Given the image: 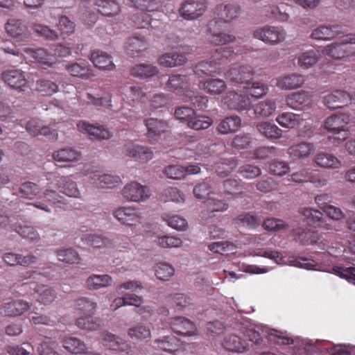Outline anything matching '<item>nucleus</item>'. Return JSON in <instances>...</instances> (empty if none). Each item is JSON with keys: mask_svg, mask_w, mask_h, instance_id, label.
Listing matches in <instances>:
<instances>
[{"mask_svg": "<svg viewBox=\"0 0 355 355\" xmlns=\"http://www.w3.org/2000/svg\"><path fill=\"white\" fill-rule=\"evenodd\" d=\"M19 193L21 198L28 200H36L32 205L37 209L50 213L51 209L49 205H57L60 207L65 204L64 197L57 193L56 191L46 189L43 191L35 183L27 182L22 184L19 189Z\"/></svg>", "mask_w": 355, "mask_h": 355, "instance_id": "1", "label": "nucleus"}, {"mask_svg": "<svg viewBox=\"0 0 355 355\" xmlns=\"http://www.w3.org/2000/svg\"><path fill=\"white\" fill-rule=\"evenodd\" d=\"M245 337L255 345H260L263 342V337L267 338L270 341L278 345L295 344V347L303 348L305 351L308 349L306 345L308 341L306 340L296 338L293 339L288 336L286 332L270 329L268 327L262 324H258L253 328H249L244 333Z\"/></svg>", "mask_w": 355, "mask_h": 355, "instance_id": "2", "label": "nucleus"}, {"mask_svg": "<svg viewBox=\"0 0 355 355\" xmlns=\"http://www.w3.org/2000/svg\"><path fill=\"white\" fill-rule=\"evenodd\" d=\"M349 121L350 116L346 114H332L324 120L323 128L331 144L338 146L349 137V132L346 126Z\"/></svg>", "mask_w": 355, "mask_h": 355, "instance_id": "3", "label": "nucleus"}, {"mask_svg": "<svg viewBox=\"0 0 355 355\" xmlns=\"http://www.w3.org/2000/svg\"><path fill=\"white\" fill-rule=\"evenodd\" d=\"M355 33L347 35L339 42H332L323 46L321 53L334 60L352 58L355 60Z\"/></svg>", "mask_w": 355, "mask_h": 355, "instance_id": "4", "label": "nucleus"}, {"mask_svg": "<svg viewBox=\"0 0 355 355\" xmlns=\"http://www.w3.org/2000/svg\"><path fill=\"white\" fill-rule=\"evenodd\" d=\"M252 255L275 260L277 264H286L306 270H317L315 262L313 260L295 257L284 259L279 252L272 250H259L254 252Z\"/></svg>", "mask_w": 355, "mask_h": 355, "instance_id": "5", "label": "nucleus"}, {"mask_svg": "<svg viewBox=\"0 0 355 355\" xmlns=\"http://www.w3.org/2000/svg\"><path fill=\"white\" fill-rule=\"evenodd\" d=\"M83 174L88 177L92 184L96 188L113 189L121 184V179L118 175L98 172L93 166H85Z\"/></svg>", "mask_w": 355, "mask_h": 355, "instance_id": "6", "label": "nucleus"}, {"mask_svg": "<svg viewBox=\"0 0 355 355\" xmlns=\"http://www.w3.org/2000/svg\"><path fill=\"white\" fill-rule=\"evenodd\" d=\"M112 216L121 225L134 227L143 222V216L139 209L133 205L119 206L112 211Z\"/></svg>", "mask_w": 355, "mask_h": 355, "instance_id": "7", "label": "nucleus"}, {"mask_svg": "<svg viewBox=\"0 0 355 355\" xmlns=\"http://www.w3.org/2000/svg\"><path fill=\"white\" fill-rule=\"evenodd\" d=\"M286 31L282 26H265L257 28L254 33V38L268 45H277L286 40Z\"/></svg>", "mask_w": 355, "mask_h": 355, "instance_id": "8", "label": "nucleus"}, {"mask_svg": "<svg viewBox=\"0 0 355 355\" xmlns=\"http://www.w3.org/2000/svg\"><path fill=\"white\" fill-rule=\"evenodd\" d=\"M123 198L128 202H144L151 196L150 189L138 182L132 181L126 184L121 191Z\"/></svg>", "mask_w": 355, "mask_h": 355, "instance_id": "9", "label": "nucleus"}, {"mask_svg": "<svg viewBox=\"0 0 355 355\" xmlns=\"http://www.w3.org/2000/svg\"><path fill=\"white\" fill-rule=\"evenodd\" d=\"M241 6L236 3H223L215 9V22L230 23L236 20L241 14Z\"/></svg>", "mask_w": 355, "mask_h": 355, "instance_id": "10", "label": "nucleus"}, {"mask_svg": "<svg viewBox=\"0 0 355 355\" xmlns=\"http://www.w3.org/2000/svg\"><path fill=\"white\" fill-rule=\"evenodd\" d=\"M1 79L10 87L24 92L28 87V81L25 73L20 69L6 70L1 73Z\"/></svg>", "mask_w": 355, "mask_h": 355, "instance_id": "11", "label": "nucleus"}, {"mask_svg": "<svg viewBox=\"0 0 355 355\" xmlns=\"http://www.w3.org/2000/svg\"><path fill=\"white\" fill-rule=\"evenodd\" d=\"M206 0H186L180 8V15L187 20L200 17L206 10Z\"/></svg>", "mask_w": 355, "mask_h": 355, "instance_id": "12", "label": "nucleus"}, {"mask_svg": "<svg viewBox=\"0 0 355 355\" xmlns=\"http://www.w3.org/2000/svg\"><path fill=\"white\" fill-rule=\"evenodd\" d=\"M5 30L9 36L18 42H26L31 35L27 26L19 19H9L5 24Z\"/></svg>", "mask_w": 355, "mask_h": 355, "instance_id": "13", "label": "nucleus"}, {"mask_svg": "<svg viewBox=\"0 0 355 355\" xmlns=\"http://www.w3.org/2000/svg\"><path fill=\"white\" fill-rule=\"evenodd\" d=\"M343 27L338 24L320 26L314 28L311 38L318 41H329L343 34Z\"/></svg>", "mask_w": 355, "mask_h": 355, "instance_id": "14", "label": "nucleus"}, {"mask_svg": "<svg viewBox=\"0 0 355 355\" xmlns=\"http://www.w3.org/2000/svg\"><path fill=\"white\" fill-rule=\"evenodd\" d=\"M304 83V76L297 73H290L278 76L275 85L283 90H294L302 87Z\"/></svg>", "mask_w": 355, "mask_h": 355, "instance_id": "15", "label": "nucleus"}, {"mask_svg": "<svg viewBox=\"0 0 355 355\" xmlns=\"http://www.w3.org/2000/svg\"><path fill=\"white\" fill-rule=\"evenodd\" d=\"M316 150L315 144L303 141L292 145L287 149L289 157L294 159H304L313 154Z\"/></svg>", "mask_w": 355, "mask_h": 355, "instance_id": "16", "label": "nucleus"}, {"mask_svg": "<svg viewBox=\"0 0 355 355\" xmlns=\"http://www.w3.org/2000/svg\"><path fill=\"white\" fill-rule=\"evenodd\" d=\"M286 103L291 109L302 110L311 105V96L304 90L293 92L286 96Z\"/></svg>", "mask_w": 355, "mask_h": 355, "instance_id": "17", "label": "nucleus"}, {"mask_svg": "<svg viewBox=\"0 0 355 355\" xmlns=\"http://www.w3.org/2000/svg\"><path fill=\"white\" fill-rule=\"evenodd\" d=\"M26 131L33 136L44 135L49 136V139L56 140L58 134L55 130L44 125V123L38 119H32L29 120L25 126Z\"/></svg>", "mask_w": 355, "mask_h": 355, "instance_id": "18", "label": "nucleus"}, {"mask_svg": "<svg viewBox=\"0 0 355 355\" xmlns=\"http://www.w3.org/2000/svg\"><path fill=\"white\" fill-rule=\"evenodd\" d=\"M103 345L109 349L128 353L131 349L130 345L119 336L107 331L101 335Z\"/></svg>", "mask_w": 355, "mask_h": 355, "instance_id": "19", "label": "nucleus"}, {"mask_svg": "<svg viewBox=\"0 0 355 355\" xmlns=\"http://www.w3.org/2000/svg\"><path fill=\"white\" fill-rule=\"evenodd\" d=\"M312 161L315 166L324 169H339L342 166L341 161L336 155L323 151L315 154Z\"/></svg>", "mask_w": 355, "mask_h": 355, "instance_id": "20", "label": "nucleus"}, {"mask_svg": "<svg viewBox=\"0 0 355 355\" xmlns=\"http://www.w3.org/2000/svg\"><path fill=\"white\" fill-rule=\"evenodd\" d=\"M31 309V304L23 300H15L5 303L1 308V313L6 316H20Z\"/></svg>", "mask_w": 355, "mask_h": 355, "instance_id": "21", "label": "nucleus"}, {"mask_svg": "<svg viewBox=\"0 0 355 355\" xmlns=\"http://www.w3.org/2000/svg\"><path fill=\"white\" fill-rule=\"evenodd\" d=\"M349 98V95L345 91L337 89L325 94L322 97V103L327 108L336 110L347 103Z\"/></svg>", "mask_w": 355, "mask_h": 355, "instance_id": "22", "label": "nucleus"}, {"mask_svg": "<svg viewBox=\"0 0 355 355\" xmlns=\"http://www.w3.org/2000/svg\"><path fill=\"white\" fill-rule=\"evenodd\" d=\"M56 187L59 191L68 197L80 198L81 191L78 189L77 183L69 176L60 177L56 181Z\"/></svg>", "mask_w": 355, "mask_h": 355, "instance_id": "23", "label": "nucleus"}, {"mask_svg": "<svg viewBox=\"0 0 355 355\" xmlns=\"http://www.w3.org/2000/svg\"><path fill=\"white\" fill-rule=\"evenodd\" d=\"M171 327L174 332L186 336L198 335L197 329L192 322L183 317H176L172 319Z\"/></svg>", "mask_w": 355, "mask_h": 355, "instance_id": "24", "label": "nucleus"}, {"mask_svg": "<svg viewBox=\"0 0 355 355\" xmlns=\"http://www.w3.org/2000/svg\"><path fill=\"white\" fill-rule=\"evenodd\" d=\"M53 159L60 163L77 162L82 158V153L74 148L67 147L55 150L52 155Z\"/></svg>", "mask_w": 355, "mask_h": 355, "instance_id": "25", "label": "nucleus"}, {"mask_svg": "<svg viewBox=\"0 0 355 355\" xmlns=\"http://www.w3.org/2000/svg\"><path fill=\"white\" fill-rule=\"evenodd\" d=\"M66 71L72 76L87 80L94 76L89 65L86 62H68L64 67Z\"/></svg>", "mask_w": 355, "mask_h": 355, "instance_id": "26", "label": "nucleus"}, {"mask_svg": "<svg viewBox=\"0 0 355 355\" xmlns=\"http://www.w3.org/2000/svg\"><path fill=\"white\" fill-rule=\"evenodd\" d=\"M222 346L227 351L234 353H243L248 350L249 345L236 334H227L223 340Z\"/></svg>", "mask_w": 355, "mask_h": 355, "instance_id": "27", "label": "nucleus"}, {"mask_svg": "<svg viewBox=\"0 0 355 355\" xmlns=\"http://www.w3.org/2000/svg\"><path fill=\"white\" fill-rule=\"evenodd\" d=\"M33 289L37 294L36 300L41 304L49 305L52 304L57 298L55 291L44 284H31Z\"/></svg>", "mask_w": 355, "mask_h": 355, "instance_id": "28", "label": "nucleus"}, {"mask_svg": "<svg viewBox=\"0 0 355 355\" xmlns=\"http://www.w3.org/2000/svg\"><path fill=\"white\" fill-rule=\"evenodd\" d=\"M89 60L94 67L101 70L110 71L115 67L111 56L101 50H93L90 53Z\"/></svg>", "mask_w": 355, "mask_h": 355, "instance_id": "29", "label": "nucleus"}, {"mask_svg": "<svg viewBox=\"0 0 355 355\" xmlns=\"http://www.w3.org/2000/svg\"><path fill=\"white\" fill-rule=\"evenodd\" d=\"M112 282L113 279L109 275L92 274L85 280V286L88 290L96 291L110 286Z\"/></svg>", "mask_w": 355, "mask_h": 355, "instance_id": "30", "label": "nucleus"}, {"mask_svg": "<svg viewBox=\"0 0 355 355\" xmlns=\"http://www.w3.org/2000/svg\"><path fill=\"white\" fill-rule=\"evenodd\" d=\"M223 102L230 109L236 110H245L250 104L248 98L234 91L227 92L223 98Z\"/></svg>", "mask_w": 355, "mask_h": 355, "instance_id": "31", "label": "nucleus"}, {"mask_svg": "<svg viewBox=\"0 0 355 355\" xmlns=\"http://www.w3.org/2000/svg\"><path fill=\"white\" fill-rule=\"evenodd\" d=\"M199 87L210 95H218L227 88V84L220 78H207L199 82Z\"/></svg>", "mask_w": 355, "mask_h": 355, "instance_id": "32", "label": "nucleus"}, {"mask_svg": "<svg viewBox=\"0 0 355 355\" xmlns=\"http://www.w3.org/2000/svg\"><path fill=\"white\" fill-rule=\"evenodd\" d=\"M142 303V297L137 295L136 293H127L122 295L121 297L115 298L110 304V309L112 311H116L120 307L126 306H135L139 307Z\"/></svg>", "mask_w": 355, "mask_h": 355, "instance_id": "33", "label": "nucleus"}, {"mask_svg": "<svg viewBox=\"0 0 355 355\" xmlns=\"http://www.w3.org/2000/svg\"><path fill=\"white\" fill-rule=\"evenodd\" d=\"M187 58L177 52H167L160 55L157 62L164 67L173 68L185 64Z\"/></svg>", "mask_w": 355, "mask_h": 355, "instance_id": "34", "label": "nucleus"}, {"mask_svg": "<svg viewBox=\"0 0 355 355\" xmlns=\"http://www.w3.org/2000/svg\"><path fill=\"white\" fill-rule=\"evenodd\" d=\"M128 155L135 160L146 162L153 157V151L146 146L131 144L126 146Z\"/></svg>", "mask_w": 355, "mask_h": 355, "instance_id": "35", "label": "nucleus"}, {"mask_svg": "<svg viewBox=\"0 0 355 355\" xmlns=\"http://www.w3.org/2000/svg\"><path fill=\"white\" fill-rule=\"evenodd\" d=\"M23 51L26 53L29 58H33L37 62L42 64L52 65L55 62L53 55L49 53L46 49L43 48L39 49H31V48H24Z\"/></svg>", "mask_w": 355, "mask_h": 355, "instance_id": "36", "label": "nucleus"}, {"mask_svg": "<svg viewBox=\"0 0 355 355\" xmlns=\"http://www.w3.org/2000/svg\"><path fill=\"white\" fill-rule=\"evenodd\" d=\"M80 101L84 105L110 107L112 106V94L109 92H105L101 96H95L87 92L85 98H80Z\"/></svg>", "mask_w": 355, "mask_h": 355, "instance_id": "37", "label": "nucleus"}, {"mask_svg": "<svg viewBox=\"0 0 355 355\" xmlns=\"http://www.w3.org/2000/svg\"><path fill=\"white\" fill-rule=\"evenodd\" d=\"M318 60V52L313 49L308 50L297 56V66L302 69H309L313 67Z\"/></svg>", "mask_w": 355, "mask_h": 355, "instance_id": "38", "label": "nucleus"}, {"mask_svg": "<svg viewBox=\"0 0 355 355\" xmlns=\"http://www.w3.org/2000/svg\"><path fill=\"white\" fill-rule=\"evenodd\" d=\"M159 199L163 202H173L183 204L186 198L184 193L177 187H169L164 189L159 194Z\"/></svg>", "mask_w": 355, "mask_h": 355, "instance_id": "39", "label": "nucleus"}, {"mask_svg": "<svg viewBox=\"0 0 355 355\" xmlns=\"http://www.w3.org/2000/svg\"><path fill=\"white\" fill-rule=\"evenodd\" d=\"M276 121L284 128H295L302 123L304 119L300 114L293 112H283L278 115Z\"/></svg>", "mask_w": 355, "mask_h": 355, "instance_id": "40", "label": "nucleus"}, {"mask_svg": "<svg viewBox=\"0 0 355 355\" xmlns=\"http://www.w3.org/2000/svg\"><path fill=\"white\" fill-rule=\"evenodd\" d=\"M252 75V71L250 67L239 64H235L225 74L226 78L231 81L241 83L244 80L249 78Z\"/></svg>", "mask_w": 355, "mask_h": 355, "instance_id": "41", "label": "nucleus"}, {"mask_svg": "<svg viewBox=\"0 0 355 355\" xmlns=\"http://www.w3.org/2000/svg\"><path fill=\"white\" fill-rule=\"evenodd\" d=\"M257 130L268 139H279L282 135V130L275 124L269 121H262L256 125Z\"/></svg>", "mask_w": 355, "mask_h": 355, "instance_id": "42", "label": "nucleus"}, {"mask_svg": "<svg viewBox=\"0 0 355 355\" xmlns=\"http://www.w3.org/2000/svg\"><path fill=\"white\" fill-rule=\"evenodd\" d=\"M241 125V120L237 116H230L223 119L218 124L217 130L219 133L227 135L237 131Z\"/></svg>", "mask_w": 355, "mask_h": 355, "instance_id": "43", "label": "nucleus"}, {"mask_svg": "<svg viewBox=\"0 0 355 355\" xmlns=\"http://www.w3.org/2000/svg\"><path fill=\"white\" fill-rule=\"evenodd\" d=\"M288 6L285 3L279 5L266 6L263 8L266 12V15L272 17L279 22H286L288 20L290 16L286 12Z\"/></svg>", "mask_w": 355, "mask_h": 355, "instance_id": "44", "label": "nucleus"}, {"mask_svg": "<svg viewBox=\"0 0 355 355\" xmlns=\"http://www.w3.org/2000/svg\"><path fill=\"white\" fill-rule=\"evenodd\" d=\"M275 101L271 99H266L253 106V110L257 117L268 118L276 110Z\"/></svg>", "mask_w": 355, "mask_h": 355, "instance_id": "45", "label": "nucleus"}, {"mask_svg": "<svg viewBox=\"0 0 355 355\" xmlns=\"http://www.w3.org/2000/svg\"><path fill=\"white\" fill-rule=\"evenodd\" d=\"M99 12L106 17H113L121 11V7L114 0H97L96 1Z\"/></svg>", "mask_w": 355, "mask_h": 355, "instance_id": "46", "label": "nucleus"}, {"mask_svg": "<svg viewBox=\"0 0 355 355\" xmlns=\"http://www.w3.org/2000/svg\"><path fill=\"white\" fill-rule=\"evenodd\" d=\"M148 129V137L150 139H156L162 132H164L168 128L166 121L157 119H149L146 121Z\"/></svg>", "mask_w": 355, "mask_h": 355, "instance_id": "47", "label": "nucleus"}, {"mask_svg": "<svg viewBox=\"0 0 355 355\" xmlns=\"http://www.w3.org/2000/svg\"><path fill=\"white\" fill-rule=\"evenodd\" d=\"M162 218L170 227L177 231L183 232L188 228L187 220L180 215L166 213L162 214Z\"/></svg>", "mask_w": 355, "mask_h": 355, "instance_id": "48", "label": "nucleus"}, {"mask_svg": "<svg viewBox=\"0 0 355 355\" xmlns=\"http://www.w3.org/2000/svg\"><path fill=\"white\" fill-rule=\"evenodd\" d=\"M244 92L252 98H259L269 91L268 85L260 82H248L243 87Z\"/></svg>", "mask_w": 355, "mask_h": 355, "instance_id": "49", "label": "nucleus"}, {"mask_svg": "<svg viewBox=\"0 0 355 355\" xmlns=\"http://www.w3.org/2000/svg\"><path fill=\"white\" fill-rule=\"evenodd\" d=\"M62 343V347L68 352L73 354H83L87 349L86 345L84 342L73 336L65 337L63 338Z\"/></svg>", "mask_w": 355, "mask_h": 355, "instance_id": "50", "label": "nucleus"}, {"mask_svg": "<svg viewBox=\"0 0 355 355\" xmlns=\"http://www.w3.org/2000/svg\"><path fill=\"white\" fill-rule=\"evenodd\" d=\"M159 72L157 67L149 64H140L134 66L131 74L135 77L144 79L155 76Z\"/></svg>", "mask_w": 355, "mask_h": 355, "instance_id": "51", "label": "nucleus"}, {"mask_svg": "<svg viewBox=\"0 0 355 355\" xmlns=\"http://www.w3.org/2000/svg\"><path fill=\"white\" fill-rule=\"evenodd\" d=\"M220 62L217 60L203 61L198 63L195 68V73L199 76H211L218 73V65Z\"/></svg>", "mask_w": 355, "mask_h": 355, "instance_id": "52", "label": "nucleus"}, {"mask_svg": "<svg viewBox=\"0 0 355 355\" xmlns=\"http://www.w3.org/2000/svg\"><path fill=\"white\" fill-rule=\"evenodd\" d=\"M295 240L302 245H310L315 243L319 239L318 232L309 230L297 229L294 231Z\"/></svg>", "mask_w": 355, "mask_h": 355, "instance_id": "53", "label": "nucleus"}, {"mask_svg": "<svg viewBox=\"0 0 355 355\" xmlns=\"http://www.w3.org/2000/svg\"><path fill=\"white\" fill-rule=\"evenodd\" d=\"M128 335L133 340L142 341L151 338V331L148 326L137 324L128 330Z\"/></svg>", "mask_w": 355, "mask_h": 355, "instance_id": "54", "label": "nucleus"}, {"mask_svg": "<svg viewBox=\"0 0 355 355\" xmlns=\"http://www.w3.org/2000/svg\"><path fill=\"white\" fill-rule=\"evenodd\" d=\"M157 347L165 352L173 353L178 349L180 346V341L173 336H166L162 339H157L155 340Z\"/></svg>", "mask_w": 355, "mask_h": 355, "instance_id": "55", "label": "nucleus"}, {"mask_svg": "<svg viewBox=\"0 0 355 355\" xmlns=\"http://www.w3.org/2000/svg\"><path fill=\"white\" fill-rule=\"evenodd\" d=\"M155 243L162 248H178L183 244L181 239L170 235L157 236Z\"/></svg>", "mask_w": 355, "mask_h": 355, "instance_id": "56", "label": "nucleus"}, {"mask_svg": "<svg viewBox=\"0 0 355 355\" xmlns=\"http://www.w3.org/2000/svg\"><path fill=\"white\" fill-rule=\"evenodd\" d=\"M55 254L59 261L67 263H75L78 262L80 260V257L77 252L70 248H62L57 249Z\"/></svg>", "mask_w": 355, "mask_h": 355, "instance_id": "57", "label": "nucleus"}, {"mask_svg": "<svg viewBox=\"0 0 355 355\" xmlns=\"http://www.w3.org/2000/svg\"><path fill=\"white\" fill-rule=\"evenodd\" d=\"M128 1L130 6L148 12L158 10L162 4L161 0H128Z\"/></svg>", "mask_w": 355, "mask_h": 355, "instance_id": "58", "label": "nucleus"}, {"mask_svg": "<svg viewBox=\"0 0 355 355\" xmlns=\"http://www.w3.org/2000/svg\"><path fill=\"white\" fill-rule=\"evenodd\" d=\"M213 123V120L204 115H198L195 112L191 120L188 123V127L195 130L207 129Z\"/></svg>", "mask_w": 355, "mask_h": 355, "instance_id": "59", "label": "nucleus"}, {"mask_svg": "<svg viewBox=\"0 0 355 355\" xmlns=\"http://www.w3.org/2000/svg\"><path fill=\"white\" fill-rule=\"evenodd\" d=\"M155 272L159 279L167 281L174 275L175 269L167 262H160L155 266Z\"/></svg>", "mask_w": 355, "mask_h": 355, "instance_id": "60", "label": "nucleus"}, {"mask_svg": "<svg viewBox=\"0 0 355 355\" xmlns=\"http://www.w3.org/2000/svg\"><path fill=\"white\" fill-rule=\"evenodd\" d=\"M32 28L36 34L47 40L55 41L59 39L58 33L46 25L34 24Z\"/></svg>", "mask_w": 355, "mask_h": 355, "instance_id": "61", "label": "nucleus"}, {"mask_svg": "<svg viewBox=\"0 0 355 355\" xmlns=\"http://www.w3.org/2000/svg\"><path fill=\"white\" fill-rule=\"evenodd\" d=\"M76 324L80 329L90 331L97 330L101 325V321L97 318H93L92 315L78 318Z\"/></svg>", "mask_w": 355, "mask_h": 355, "instance_id": "62", "label": "nucleus"}, {"mask_svg": "<svg viewBox=\"0 0 355 355\" xmlns=\"http://www.w3.org/2000/svg\"><path fill=\"white\" fill-rule=\"evenodd\" d=\"M36 89L44 95L51 96L58 91V85L49 80H40L36 83Z\"/></svg>", "mask_w": 355, "mask_h": 355, "instance_id": "63", "label": "nucleus"}, {"mask_svg": "<svg viewBox=\"0 0 355 355\" xmlns=\"http://www.w3.org/2000/svg\"><path fill=\"white\" fill-rule=\"evenodd\" d=\"M55 342L50 338H46L38 346L39 355H60L55 349Z\"/></svg>", "mask_w": 355, "mask_h": 355, "instance_id": "64", "label": "nucleus"}]
</instances>
